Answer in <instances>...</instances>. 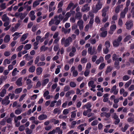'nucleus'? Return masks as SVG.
I'll use <instances>...</instances> for the list:
<instances>
[{"label":"nucleus","instance_id":"nucleus-6","mask_svg":"<svg viewBox=\"0 0 134 134\" xmlns=\"http://www.w3.org/2000/svg\"><path fill=\"white\" fill-rule=\"evenodd\" d=\"M88 54L91 55L93 54H96L97 53L96 48L95 47H93V48L92 47H90L88 48Z\"/></svg>","mask_w":134,"mask_h":134},{"label":"nucleus","instance_id":"nucleus-34","mask_svg":"<svg viewBox=\"0 0 134 134\" xmlns=\"http://www.w3.org/2000/svg\"><path fill=\"white\" fill-rule=\"evenodd\" d=\"M6 93V90L5 89H3L1 92H0V96L2 97H4Z\"/></svg>","mask_w":134,"mask_h":134},{"label":"nucleus","instance_id":"nucleus-53","mask_svg":"<svg viewBox=\"0 0 134 134\" xmlns=\"http://www.w3.org/2000/svg\"><path fill=\"white\" fill-rule=\"evenodd\" d=\"M70 86L72 87H75L76 86V84L74 82H71L69 84Z\"/></svg>","mask_w":134,"mask_h":134},{"label":"nucleus","instance_id":"nucleus-63","mask_svg":"<svg viewBox=\"0 0 134 134\" xmlns=\"http://www.w3.org/2000/svg\"><path fill=\"white\" fill-rule=\"evenodd\" d=\"M6 121L5 118H4L2 121L0 122V124L2 125H4L5 124Z\"/></svg>","mask_w":134,"mask_h":134},{"label":"nucleus","instance_id":"nucleus-25","mask_svg":"<svg viewBox=\"0 0 134 134\" xmlns=\"http://www.w3.org/2000/svg\"><path fill=\"white\" fill-rule=\"evenodd\" d=\"M104 60L103 58L102 57H100L99 58L96 60V63L97 64H98L100 62H103L104 61Z\"/></svg>","mask_w":134,"mask_h":134},{"label":"nucleus","instance_id":"nucleus-2","mask_svg":"<svg viewBox=\"0 0 134 134\" xmlns=\"http://www.w3.org/2000/svg\"><path fill=\"white\" fill-rule=\"evenodd\" d=\"M72 42V39L70 37H69L66 39L65 37H63L61 40V44L64 45L65 47L68 46L70 44V42Z\"/></svg>","mask_w":134,"mask_h":134},{"label":"nucleus","instance_id":"nucleus-57","mask_svg":"<svg viewBox=\"0 0 134 134\" xmlns=\"http://www.w3.org/2000/svg\"><path fill=\"white\" fill-rule=\"evenodd\" d=\"M94 22V19L93 18H90V21L88 24V25H89L90 27H91L92 25L93 24Z\"/></svg>","mask_w":134,"mask_h":134},{"label":"nucleus","instance_id":"nucleus-1","mask_svg":"<svg viewBox=\"0 0 134 134\" xmlns=\"http://www.w3.org/2000/svg\"><path fill=\"white\" fill-rule=\"evenodd\" d=\"M109 8V6H106L104 7L102 10V16L103 18L102 21L104 23L106 22L108 19V16L107 15V12Z\"/></svg>","mask_w":134,"mask_h":134},{"label":"nucleus","instance_id":"nucleus-58","mask_svg":"<svg viewBox=\"0 0 134 134\" xmlns=\"http://www.w3.org/2000/svg\"><path fill=\"white\" fill-rule=\"evenodd\" d=\"M57 68L56 69L55 73L56 74H58L60 71V68H61V66L60 65H58L57 66Z\"/></svg>","mask_w":134,"mask_h":134},{"label":"nucleus","instance_id":"nucleus-45","mask_svg":"<svg viewBox=\"0 0 134 134\" xmlns=\"http://www.w3.org/2000/svg\"><path fill=\"white\" fill-rule=\"evenodd\" d=\"M46 64V63L44 62H39L37 64V66H38L39 67L40 66H43L45 65Z\"/></svg>","mask_w":134,"mask_h":134},{"label":"nucleus","instance_id":"nucleus-10","mask_svg":"<svg viewBox=\"0 0 134 134\" xmlns=\"http://www.w3.org/2000/svg\"><path fill=\"white\" fill-rule=\"evenodd\" d=\"M75 68L74 66H72L71 69V72H72V76L74 77L77 76L78 75V72L76 70H75Z\"/></svg>","mask_w":134,"mask_h":134},{"label":"nucleus","instance_id":"nucleus-59","mask_svg":"<svg viewBox=\"0 0 134 134\" xmlns=\"http://www.w3.org/2000/svg\"><path fill=\"white\" fill-rule=\"evenodd\" d=\"M105 46L106 48H109L110 47V43L109 41H107L105 43Z\"/></svg>","mask_w":134,"mask_h":134},{"label":"nucleus","instance_id":"nucleus-62","mask_svg":"<svg viewBox=\"0 0 134 134\" xmlns=\"http://www.w3.org/2000/svg\"><path fill=\"white\" fill-rule=\"evenodd\" d=\"M116 29V26L115 25L113 24L111 25L110 27V29L111 31H114Z\"/></svg>","mask_w":134,"mask_h":134},{"label":"nucleus","instance_id":"nucleus-47","mask_svg":"<svg viewBox=\"0 0 134 134\" xmlns=\"http://www.w3.org/2000/svg\"><path fill=\"white\" fill-rule=\"evenodd\" d=\"M95 22L97 24H99L100 22L99 18L98 16H96L95 18Z\"/></svg>","mask_w":134,"mask_h":134},{"label":"nucleus","instance_id":"nucleus-56","mask_svg":"<svg viewBox=\"0 0 134 134\" xmlns=\"http://www.w3.org/2000/svg\"><path fill=\"white\" fill-rule=\"evenodd\" d=\"M83 124H82L78 126L77 128L78 129H80L81 131H82L84 130V128L83 127Z\"/></svg>","mask_w":134,"mask_h":134},{"label":"nucleus","instance_id":"nucleus-50","mask_svg":"<svg viewBox=\"0 0 134 134\" xmlns=\"http://www.w3.org/2000/svg\"><path fill=\"white\" fill-rule=\"evenodd\" d=\"M90 72V70L88 69H86L84 73V75L85 76L87 77L89 75Z\"/></svg>","mask_w":134,"mask_h":134},{"label":"nucleus","instance_id":"nucleus-7","mask_svg":"<svg viewBox=\"0 0 134 134\" xmlns=\"http://www.w3.org/2000/svg\"><path fill=\"white\" fill-rule=\"evenodd\" d=\"M100 36L102 37H105L107 35V32L104 27H102L100 29Z\"/></svg>","mask_w":134,"mask_h":134},{"label":"nucleus","instance_id":"nucleus-15","mask_svg":"<svg viewBox=\"0 0 134 134\" xmlns=\"http://www.w3.org/2000/svg\"><path fill=\"white\" fill-rule=\"evenodd\" d=\"M82 14L80 12H77L76 13L75 18L76 19L80 20L82 17Z\"/></svg>","mask_w":134,"mask_h":134},{"label":"nucleus","instance_id":"nucleus-3","mask_svg":"<svg viewBox=\"0 0 134 134\" xmlns=\"http://www.w3.org/2000/svg\"><path fill=\"white\" fill-rule=\"evenodd\" d=\"M102 0H98L97 3L95 7L92 8V11L93 13H96L98 11L100 10L102 7L103 3L101 2Z\"/></svg>","mask_w":134,"mask_h":134},{"label":"nucleus","instance_id":"nucleus-20","mask_svg":"<svg viewBox=\"0 0 134 134\" xmlns=\"http://www.w3.org/2000/svg\"><path fill=\"white\" fill-rule=\"evenodd\" d=\"M92 107V105L90 103H87L86 104L84 105L82 107V109H85V108H86V109H90Z\"/></svg>","mask_w":134,"mask_h":134},{"label":"nucleus","instance_id":"nucleus-16","mask_svg":"<svg viewBox=\"0 0 134 134\" xmlns=\"http://www.w3.org/2000/svg\"><path fill=\"white\" fill-rule=\"evenodd\" d=\"M53 19L54 22V24L56 25H58L60 23V20L58 19V17L57 16H55Z\"/></svg>","mask_w":134,"mask_h":134},{"label":"nucleus","instance_id":"nucleus-43","mask_svg":"<svg viewBox=\"0 0 134 134\" xmlns=\"http://www.w3.org/2000/svg\"><path fill=\"white\" fill-rule=\"evenodd\" d=\"M74 5V3L70 2L66 8L67 11L69 10L71 7Z\"/></svg>","mask_w":134,"mask_h":134},{"label":"nucleus","instance_id":"nucleus-32","mask_svg":"<svg viewBox=\"0 0 134 134\" xmlns=\"http://www.w3.org/2000/svg\"><path fill=\"white\" fill-rule=\"evenodd\" d=\"M129 125L128 124H126L124 126V127H122L121 129V130L123 132H125L126 130L127 129L128 127H129Z\"/></svg>","mask_w":134,"mask_h":134},{"label":"nucleus","instance_id":"nucleus-54","mask_svg":"<svg viewBox=\"0 0 134 134\" xmlns=\"http://www.w3.org/2000/svg\"><path fill=\"white\" fill-rule=\"evenodd\" d=\"M126 13L122 11L120 13V17L119 18H125Z\"/></svg>","mask_w":134,"mask_h":134},{"label":"nucleus","instance_id":"nucleus-4","mask_svg":"<svg viewBox=\"0 0 134 134\" xmlns=\"http://www.w3.org/2000/svg\"><path fill=\"white\" fill-rule=\"evenodd\" d=\"M125 0H118L117 3V6L116 7L115 9V13H118L121 9H122L123 7V5L120 4L122 2H124Z\"/></svg>","mask_w":134,"mask_h":134},{"label":"nucleus","instance_id":"nucleus-61","mask_svg":"<svg viewBox=\"0 0 134 134\" xmlns=\"http://www.w3.org/2000/svg\"><path fill=\"white\" fill-rule=\"evenodd\" d=\"M25 127L23 125H21L19 127V130L21 131H24L25 129Z\"/></svg>","mask_w":134,"mask_h":134},{"label":"nucleus","instance_id":"nucleus-44","mask_svg":"<svg viewBox=\"0 0 134 134\" xmlns=\"http://www.w3.org/2000/svg\"><path fill=\"white\" fill-rule=\"evenodd\" d=\"M10 63V62L9 60L8 59H6L4 60L3 62V64L5 65L7 64H9Z\"/></svg>","mask_w":134,"mask_h":134},{"label":"nucleus","instance_id":"nucleus-5","mask_svg":"<svg viewBox=\"0 0 134 134\" xmlns=\"http://www.w3.org/2000/svg\"><path fill=\"white\" fill-rule=\"evenodd\" d=\"M125 25L126 29L131 30L133 26V21L132 20H127L125 23Z\"/></svg>","mask_w":134,"mask_h":134},{"label":"nucleus","instance_id":"nucleus-11","mask_svg":"<svg viewBox=\"0 0 134 134\" xmlns=\"http://www.w3.org/2000/svg\"><path fill=\"white\" fill-rule=\"evenodd\" d=\"M83 22L82 20H80L77 21V25L80 30H82L83 28Z\"/></svg>","mask_w":134,"mask_h":134},{"label":"nucleus","instance_id":"nucleus-30","mask_svg":"<svg viewBox=\"0 0 134 134\" xmlns=\"http://www.w3.org/2000/svg\"><path fill=\"white\" fill-rule=\"evenodd\" d=\"M31 47V45L30 44H28L25 45L24 47V49L26 50H28L30 49Z\"/></svg>","mask_w":134,"mask_h":134},{"label":"nucleus","instance_id":"nucleus-31","mask_svg":"<svg viewBox=\"0 0 134 134\" xmlns=\"http://www.w3.org/2000/svg\"><path fill=\"white\" fill-rule=\"evenodd\" d=\"M35 70V67L34 66L32 65L30 66L29 69V72H34Z\"/></svg>","mask_w":134,"mask_h":134},{"label":"nucleus","instance_id":"nucleus-48","mask_svg":"<svg viewBox=\"0 0 134 134\" xmlns=\"http://www.w3.org/2000/svg\"><path fill=\"white\" fill-rule=\"evenodd\" d=\"M119 56L115 54H114L112 56L113 60L114 61L117 60L118 59V57H119Z\"/></svg>","mask_w":134,"mask_h":134},{"label":"nucleus","instance_id":"nucleus-26","mask_svg":"<svg viewBox=\"0 0 134 134\" xmlns=\"http://www.w3.org/2000/svg\"><path fill=\"white\" fill-rule=\"evenodd\" d=\"M61 112V110L58 108H55L53 111V113L54 114H59Z\"/></svg>","mask_w":134,"mask_h":134},{"label":"nucleus","instance_id":"nucleus-9","mask_svg":"<svg viewBox=\"0 0 134 134\" xmlns=\"http://www.w3.org/2000/svg\"><path fill=\"white\" fill-rule=\"evenodd\" d=\"M88 3L85 4L81 8V11L83 12L88 11L90 9V7L88 6Z\"/></svg>","mask_w":134,"mask_h":134},{"label":"nucleus","instance_id":"nucleus-13","mask_svg":"<svg viewBox=\"0 0 134 134\" xmlns=\"http://www.w3.org/2000/svg\"><path fill=\"white\" fill-rule=\"evenodd\" d=\"M33 58V57L30 55L28 54H26L23 57V58L25 59L27 61L32 60Z\"/></svg>","mask_w":134,"mask_h":134},{"label":"nucleus","instance_id":"nucleus-55","mask_svg":"<svg viewBox=\"0 0 134 134\" xmlns=\"http://www.w3.org/2000/svg\"><path fill=\"white\" fill-rule=\"evenodd\" d=\"M24 47L23 45H21L19 46L16 49V51L17 52H20L22 49Z\"/></svg>","mask_w":134,"mask_h":134},{"label":"nucleus","instance_id":"nucleus-60","mask_svg":"<svg viewBox=\"0 0 134 134\" xmlns=\"http://www.w3.org/2000/svg\"><path fill=\"white\" fill-rule=\"evenodd\" d=\"M57 102L56 100H53L52 101L50 105V107H53L55 106V104Z\"/></svg>","mask_w":134,"mask_h":134},{"label":"nucleus","instance_id":"nucleus-22","mask_svg":"<svg viewBox=\"0 0 134 134\" xmlns=\"http://www.w3.org/2000/svg\"><path fill=\"white\" fill-rule=\"evenodd\" d=\"M2 19L3 21H10L9 18L7 16L6 14H4L2 16Z\"/></svg>","mask_w":134,"mask_h":134},{"label":"nucleus","instance_id":"nucleus-17","mask_svg":"<svg viewBox=\"0 0 134 134\" xmlns=\"http://www.w3.org/2000/svg\"><path fill=\"white\" fill-rule=\"evenodd\" d=\"M23 13L19 12H16L14 15V16L17 17L19 16L21 19H23L24 18V16L23 17Z\"/></svg>","mask_w":134,"mask_h":134},{"label":"nucleus","instance_id":"nucleus-42","mask_svg":"<svg viewBox=\"0 0 134 134\" xmlns=\"http://www.w3.org/2000/svg\"><path fill=\"white\" fill-rule=\"evenodd\" d=\"M91 109H88L87 110H84L83 113V115L85 116H86L87 115V113L88 112H91Z\"/></svg>","mask_w":134,"mask_h":134},{"label":"nucleus","instance_id":"nucleus-28","mask_svg":"<svg viewBox=\"0 0 134 134\" xmlns=\"http://www.w3.org/2000/svg\"><path fill=\"white\" fill-rule=\"evenodd\" d=\"M49 81V79H48L47 78L44 79L42 83V86H45L48 82Z\"/></svg>","mask_w":134,"mask_h":134},{"label":"nucleus","instance_id":"nucleus-51","mask_svg":"<svg viewBox=\"0 0 134 134\" xmlns=\"http://www.w3.org/2000/svg\"><path fill=\"white\" fill-rule=\"evenodd\" d=\"M39 2V1H35L33 3V7H35L36 6L40 4Z\"/></svg>","mask_w":134,"mask_h":134},{"label":"nucleus","instance_id":"nucleus-27","mask_svg":"<svg viewBox=\"0 0 134 134\" xmlns=\"http://www.w3.org/2000/svg\"><path fill=\"white\" fill-rule=\"evenodd\" d=\"M75 93V92L73 90H71L67 92L65 94V97H68L70 94H74Z\"/></svg>","mask_w":134,"mask_h":134},{"label":"nucleus","instance_id":"nucleus-37","mask_svg":"<svg viewBox=\"0 0 134 134\" xmlns=\"http://www.w3.org/2000/svg\"><path fill=\"white\" fill-rule=\"evenodd\" d=\"M22 88H16L15 90V93L16 94L19 93L22 91Z\"/></svg>","mask_w":134,"mask_h":134},{"label":"nucleus","instance_id":"nucleus-46","mask_svg":"<svg viewBox=\"0 0 134 134\" xmlns=\"http://www.w3.org/2000/svg\"><path fill=\"white\" fill-rule=\"evenodd\" d=\"M130 78V77L126 75L124 76L122 78V80L124 81H127L129 80Z\"/></svg>","mask_w":134,"mask_h":134},{"label":"nucleus","instance_id":"nucleus-21","mask_svg":"<svg viewBox=\"0 0 134 134\" xmlns=\"http://www.w3.org/2000/svg\"><path fill=\"white\" fill-rule=\"evenodd\" d=\"M10 38L9 35H7L5 36L4 39V41L5 43H8L10 41Z\"/></svg>","mask_w":134,"mask_h":134},{"label":"nucleus","instance_id":"nucleus-41","mask_svg":"<svg viewBox=\"0 0 134 134\" xmlns=\"http://www.w3.org/2000/svg\"><path fill=\"white\" fill-rule=\"evenodd\" d=\"M25 131L26 134H31L32 132V130L27 128L25 129Z\"/></svg>","mask_w":134,"mask_h":134},{"label":"nucleus","instance_id":"nucleus-36","mask_svg":"<svg viewBox=\"0 0 134 134\" xmlns=\"http://www.w3.org/2000/svg\"><path fill=\"white\" fill-rule=\"evenodd\" d=\"M7 7L6 3H1L0 4V8L2 10H3L5 9Z\"/></svg>","mask_w":134,"mask_h":134},{"label":"nucleus","instance_id":"nucleus-18","mask_svg":"<svg viewBox=\"0 0 134 134\" xmlns=\"http://www.w3.org/2000/svg\"><path fill=\"white\" fill-rule=\"evenodd\" d=\"M22 78L20 77L19 78L17 81H16V85L19 86H21L22 85Z\"/></svg>","mask_w":134,"mask_h":134},{"label":"nucleus","instance_id":"nucleus-19","mask_svg":"<svg viewBox=\"0 0 134 134\" xmlns=\"http://www.w3.org/2000/svg\"><path fill=\"white\" fill-rule=\"evenodd\" d=\"M36 74L37 75H41L42 72V68L40 67H38L36 69Z\"/></svg>","mask_w":134,"mask_h":134},{"label":"nucleus","instance_id":"nucleus-12","mask_svg":"<svg viewBox=\"0 0 134 134\" xmlns=\"http://www.w3.org/2000/svg\"><path fill=\"white\" fill-rule=\"evenodd\" d=\"M35 12L34 10L31 11L29 14L31 20L32 21L34 20L36 18V16L35 15Z\"/></svg>","mask_w":134,"mask_h":134},{"label":"nucleus","instance_id":"nucleus-64","mask_svg":"<svg viewBox=\"0 0 134 134\" xmlns=\"http://www.w3.org/2000/svg\"><path fill=\"white\" fill-rule=\"evenodd\" d=\"M70 88V87L68 85H66L65 86L64 88V91L66 92L68 91Z\"/></svg>","mask_w":134,"mask_h":134},{"label":"nucleus","instance_id":"nucleus-39","mask_svg":"<svg viewBox=\"0 0 134 134\" xmlns=\"http://www.w3.org/2000/svg\"><path fill=\"white\" fill-rule=\"evenodd\" d=\"M119 42L116 40H114L113 42V46L115 47H118L119 46Z\"/></svg>","mask_w":134,"mask_h":134},{"label":"nucleus","instance_id":"nucleus-52","mask_svg":"<svg viewBox=\"0 0 134 134\" xmlns=\"http://www.w3.org/2000/svg\"><path fill=\"white\" fill-rule=\"evenodd\" d=\"M118 25L121 26L123 24V23L122 20L121 18H119L118 20Z\"/></svg>","mask_w":134,"mask_h":134},{"label":"nucleus","instance_id":"nucleus-24","mask_svg":"<svg viewBox=\"0 0 134 134\" xmlns=\"http://www.w3.org/2000/svg\"><path fill=\"white\" fill-rule=\"evenodd\" d=\"M28 35V33L23 35L20 39V41L21 42L24 41Z\"/></svg>","mask_w":134,"mask_h":134},{"label":"nucleus","instance_id":"nucleus-33","mask_svg":"<svg viewBox=\"0 0 134 134\" xmlns=\"http://www.w3.org/2000/svg\"><path fill=\"white\" fill-rule=\"evenodd\" d=\"M19 72L18 70H17L16 68H15L13 70L12 72V75L13 76H14L17 74V73Z\"/></svg>","mask_w":134,"mask_h":134},{"label":"nucleus","instance_id":"nucleus-23","mask_svg":"<svg viewBox=\"0 0 134 134\" xmlns=\"http://www.w3.org/2000/svg\"><path fill=\"white\" fill-rule=\"evenodd\" d=\"M94 81L93 80L90 81L88 83V85L89 87H91L92 88H95L96 85L94 84Z\"/></svg>","mask_w":134,"mask_h":134},{"label":"nucleus","instance_id":"nucleus-40","mask_svg":"<svg viewBox=\"0 0 134 134\" xmlns=\"http://www.w3.org/2000/svg\"><path fill=\"white\" fill-rule=\"evenodd\" d=\"M22 111V110L21 109L18 108L15 110V113L16 114L19 115L21 113Z\"/></svg>","mask_w":134,"mask_h":134},{"label":"nucleus","instance_id":"nucleus-29","mask_svg":"<svg viewBox=\"0 0 134 134\" xmlns=\"http://www.w3.org/2000/svg\"><path fill=\"white\" fill-rule=\"evenodd\" d=\"M119 62L118 60H116L114 63V67L118 70L120 68V66L119 65Z\"/></svg>","mask_w":134,"mask_h":134},{"label":"nucleus","instance_id":"nucleus-35","mask_svg":"<svg viewBox=\"0 0 134 134\" xmlns=\"http://www.w3.org/2000/svg\"><path fill=\"white\" fill-rule=\"evenodd\" d=\"M131 82L132 80L131 79L126 82L125 85V88H127L131 84Z\"/></svg>","mask_w":134,"mask_h":134},{"label":"nucleus","instance_id":"nucleus-14","mask_svg":"<svg viewBox=\"0 0 134 134\" xmlns=\"http://www.w3.org/2000/svg\"><path fill=\"white\" fill-rule=\"evenodd\" d=\"M47 118V115L45 114H42L38 116V119L40 120H42L46 119Z\"/></svg>","mask_w":134,"mask_h":134},{"label":"nucleus","instance_id":"nucleus-8","mask_svg":"<svg viewBox=\"0 0 134 134\" xmlns=\"http://www.w3.org/2000/svg\"><path fill=\"white\" fill-rule=\"evenodd\" d=\"M9 96H6L2 100V104L5 105H8L10 102V101L9 100Z\"/></svg>","mask_w":134,"mask_h":134},{"label":"nucleus","instance_id":"nucleus-49","mask_svg":"<svg viewBox=\"0 0 134 134\" xmlns=\"http://www.w3.org/2000/svg\"><path fill=\"white\" fill-rule=\"evenodd\" d=\"M40 60V57L39 56H37L34 61V63L35 64H37Z\"/></svg>","mask_w":134,"mask_h":134},{"label":"nucleus","instance_id":"nucleus-38","mask_svg":"<svg viewBox=\"0 0 134 134\" xmlns=\"http://www.w3.org/2000/svg\"><path fill=\"white\" fill-rule=\"evenodd\" d=\"M112 70V68L110 66H109L107 68L105 73L107 74L110 72Z\"/></svg>","mask_w":134,"mask_h":134}]
</instances>
